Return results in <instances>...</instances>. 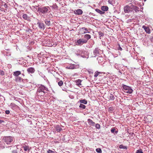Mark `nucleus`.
<instances>
[{
	"label": "nucleus",
	"mask_w": 153,
	"mask_h": 153,
	"mask_svg": "<svg viewBox=\"0 0 153 153\" xmlns=\"http://www.w3.org/2000/svg\"><path fill=\"white\" fill-rule=\"evenodd\" d=\"M48 88L44 85H41L38 87L36 94L38 96L41 97L43 96L46 94H48L49 92Z\"/></svg>",
	"instance_id": "obj_1"
},
{
	"label": "nucleus",
	"mask_w": 153,
	"mask_h": 153,
	"mask_svg": "<svg viewBox=\"0 0 153 153\" xmlns=\"http://www.w3.org/2000/svg\"><path fill=\"white\" fill-rule=\"evenodd\" d=\"M49 9V7H39L38 8L37 12L39 13L45 14L47 13Z\"/></svg>",
	"instance_id": "obj_2"
},
{
	"label": "nucleus",
	"mask_w": 153,
	"mask_h": 153,
	"mask_svg": "<svg viewBox=\"0 0 153 153\" xmlns=\"http://www.w3.org/2000/svg\"><path fill=\"white\" fill-rule=\"evenodd\" d=\"M13 137L11 136H5L3 137V140L4 142L8 145L10 144L13 140Z\"/></svg>",
	"instance_id": "obj_3"
},
{
	"label": "nucleus",
	"mask_w": 153,
	"mask_h": 153,
	"mask_svg": "<svg viewBox=\"0 0 153 153\" xmlns=\"http://www.w3.org/2000/svg\"><path fill=\"white\" fill-rule=\"evenodd\" d=\"M123 87L125 90L124 92L125 93L131 94L132 93L133 90L131 88V87L128 86L126 85H123Z\"/></svg>",
	"instance_id": "obj_4"
},
{
	"label": "nucleus",
	"mask_w": 153,
	"mask_h": 153,
	"mask_svg": "<svg viewBox=\"0 0 153 153\" xmlns=\"http://www.w3.org/2000/svg\"><path fill=\"white\" fill-rule=\"evenodd\" d=\"M79 67V65H76L75 64H70L66 67V68L68 69H74L77 68Z\"/></svg>",
	"instance_id": "obj_5"
},
{
	"label": "nucleus",
	"mask_w": 153,
	"mask_h": 153,
	"mask_svg": "<svg viewBox=\"0 0 153 153\" xmlns=\"http://www.w3.org/2000/svg\"><path fill=\"white\" fill-rule=\"evenodd\" d=\"M76 43L78 44V45H82L84 43H87V41L84 39H81L77 40Z\"/></svg>",
	"instance_id": "obj_6"
},
{
	"label": "nucleus",
	"mask_w": 153,
	"mask_h": 153,
	"mask_svg": "<svg viewBox=\"0 0 153 153\" xmlns=\"http://www.w3.org/2000/svg\"><path fill=\"white\" fill-rule=\"evenodd\" d=\"M27 71L29 74H31L34 73L35 71V70L34 68L29 67L27 69Z\"/></svg>",
	"instance_id": "obj_7"
},
{
	"label": "nucleus",
	"mask_w": 153,
	"mask_h": 153,
	"mask_svg": "<svg viewBox=\"0 0 153 153\" xmlns=\"http://www.w3.org/2000/svg\"><path fill=\"white\" fill-rule=\"evenodd\" d=\"M100 49L98 48H96L93 51L94 54V56L95 57L96 56H98L99 55V51Z\"/></svg>",
	"instance_id": "obj_8"
},
{
	"label": "nucleus",
	"mask_w": 153,
	"mask_h": 153,
	"mask_svg": "<svg viewBox=\"0 0 153 153\" xmlns=\"http://www.w3.org/2000/svg\"><path fill=\"white\" fill-rule=\"evenodd\" d=\"M124 10L125 13H128L131 10V7L127 5L124 7Z\"/></svg>",
	"instance_id": "obj_9"
},
{
	"label": "nucleus",
	"mask_w": 153,
	"mask_h": 153,
	"mask_svg": "<svg viewBox=\"0 0 153 153\" xmlns=\"http://www.w3.org/2000/svg\"><path fill=\"white\" fill-rule=\"evenodd\" d=\"M37 24L38 25L39 28L42 29L43 30H44L45 29V25L43 23H42L40 22H39V21H38Z\"/></svg>",
	"instance_id": "obj_10"
},
{
	"label": "nucleus",
	"mask_w": 153,
	"mask_h": 153,
	"mask_svg": "<svg viewBox=\"0 0 153 153\" xmlns=\"http://www.w3.org/2000/svg\"><path fill=\"white\" fill-rule=\"evenodd\" d=\"M74 13L78 15H81L82 13V10L80 9H78L77 10H75L74 11Z\"/></svg>",
	"instance_id": "obj_11"
},
{
	"label": "nucleus",
	"mask_w": 153,
	"mask_h": 153,
	"mask_svg": "<svg viewBox=\"0 0 153 153\" xmlns=\"http://www.w3.org/2000/svg\"><path fill=\"white\" fill-rule=\"evenodd\" d=\"M142 28L144 29L147 33H150V30L148 27L145 25H143Z\"/></svg>",
	"instance_id": "obj_12"
},
{
	"label": "nucleus",
	"mask_w": 153,
	"mask_h": 153,
	"mask_svg": "<svg viewBox=\"0 0 153 153\" xmlns=\"http://www.w3.org/2000/svg\"><path fill=\"white\" fill-rule=\"evenodd\" d=\"M108 98L109 100H113L115 99V97L112 94H109L108 95Z\"/></svg>",
	"instance_id": "obj_13"
},
{
	"label": "nucleus",
	"mask_w": 153,
	"mask_h": 153,
	"mask_svg": "<svg viewBox=\"0 0 153 153\" xmlns=\"http://www.w3.org/2000/svg\"><path fill=\"white\" fill-rule=\"evenodd\" d=\"M88 122L89 125L94 126L95 124L94 122H93L91 120L89 119L88 120Z\"/></svg>",
	"instance_id": "obj_14"
},
{
	"label": "nucleus",
	"mask_w": 153,
	"mask_h": 153,
	"mask_svg": "<svg viewBox=\"0 0 153 153\" xmlns=\"http://www.w3.org/2000/svg\"><path fill=\"white\" fill-rule=\"evenodd\" d=\"M21 74V72L19 71H16L13 72V76L16 77L18 76Z\"/></svg>",
	"instance_id": "obj_15"
},
{
	"label": "nucleus",
	"mask_w": 153,
	"mask_h": 153,
	"mask_svg": "<svg viewBox=\"0 0 153 153\" xmlns=\"http://www.w3.org/2000/svg\"><path fill=\"white\" fill-rule=\"evenodd\" d=\"M84 37L85 39H84L87 41V42L91 38V36L89 35L86 34L84 35Z\"/></svg>",
	"instance_id": "obj_16"
},
{
	"label": "nucleus",
	"mask_w": 153,
	"mask_h": 153,
	"mask_svg": "<svg viewBox=\"0 0 153 153\" xmlns=\"http://www.w3.org/2000/svg\"><path fill=\"white\" fill-rule=\"evenodd\" d=\"M108 8L107 6H102L101 7V9L103 11H106L108 10Z\"/></svg>",
	"instance_id": "obj_17"
},
{
	"label": "nucleus",
	"mask_w": 153,
	"mask_h": 153,
	"mask_svg": "<svg viewBox=\"0 0 153 153\" xmlns=\"http://www.w3.org/2000/svg\"><path fill=\"white\" fill-rule=\"evenodd\" d=\"M132 8L136 13H137L139 11V8L137 6L133 5Z\"/></svg>",
	"instance_id": "obj_18"
},
{
	"label": "nucleus",
	"mask_w": 153,
	"mask_h": 153,
	"mask_svg": "<svg viewBox=\"0 0 153 153\" xmlns=\"http://www.w3.org/2000/svg\"><path fill=\"white\" fill-rule=\"evenodd\" d=\"M78 102H80L81 104H86L87 103V101L85 99L79 100Z\"/></svg>",
	"instance_id": "obj_19"
},
{
	"label": "nucleus",
	"mask_w": 153,
	"mask_h": 153,
	"mask_svg": "<svg viewBox=\"0 0 153 153\" xmlns=\"http://www.w3.org/2000/svg\"><path fill=\"white\" fill-rule=\"evenodd\" d=\"M22 17L25 20H28L29 19V17L27 14H24L23 15Z\"/></svg>",
	"instance_id": "obj_20"
},
{
	"label": "nucleus",
	"mask_w": 153,
	"mask_h": 153,
	"mask_svg": "<svg viewBox=\"0 0 153 153\" xmlns=\"http://www.w3.org/2000/svg\"><path fill=\"white\" fill-rule=\"evenodd\" d=\"M81 80L79 79H78L77 80H76V84L79 86V87H80L81 86H82V85L81 84Z\"/></svg>",
	"instance_id": "obj_21"
},
{
	"label": "nucleus",
	"mask_w": 153,
	"mask_h": 153,
	"mask_svg": "<svg viewBox=\"0 0 153 153\" xmlns=\"http://www.w3.org/2000/svg\"><path fill=\"white\" fill-rule=\"evenodd\" d=\"M55 128L57 132H60L62 130V128L59 126L56 125L55 126Z\"/></svg>",
	"instance_id": "obj_22"
},
{
	"label": "nucleus",
	"mask_w": 153,
	"mask_h": 153,
	"mask_svg": "<svg viewBox=\"0 0 153 153\" xmlns=\"http://www.w3.org/2000/svg\"><path fill=\"white\" fill-rule=\"evenodd\" d=\"M95 10L98 13H99L101 15L105 13L104 12L98 9H96Z\"/></svg>",
	"instance_id": "obj_23"
},
{
	"label": "nucleus",
	"mask_w": 153,
	"mask_h": 153,
	"mask_svg": "<svg viewBox=\"0 0 153 153\" xmlns=\"http://www.w3.org/2000/svg\"><path fill=\"white\" fill-rule=\"evenodd\" d=\"M81 29H82L83 30H84V31H83V33H84V34H85V33H90L88 31V29L86 28H85V27H82V28H81Z\"/></svg>",
	"instance_id": "obj_24"
},
{
	"label": "nucleus",
	"mask_w": 153,
	"mask_h": 153,
	"mask_svg": "<svg viewBox=\"0 0 153 153\" xmlns=\"http://www.w3.org/2000/svg\"><path fill=\"white\" fill-rule=\"evenodd\" d=\"M45 22L46 24L48 26H50L51 24L50 22L49 19H46L45 20Z\"/></svg>",
	"instance_id": "obj_25"
},
{
	"label": "nucleus",
	"mask_w": 153,
	"mask_h": 153,
	"mask_svg": "<svg viewBox=\"0 0 153 153\" xmlns=\"http://www.w3.org/2000/svg\"><path fill=\"white\" fill-rule=\"evenodd\" d=\"M79 107L81 109H85L86 106L84 105L81 103L79 106Z\"/></svg>",
	"instance_id": "obj_26"
},
{
	"label": "nucleus",
	"mask_w": 153,
	"mask_h": 153,
	"mask_svg": "<svg viewBox=\"0 0 153 153\" xmlns=\"http://www.w3.org/2000/svg\"><path fill=\"white\" fill-rule=\"evenodd\" d=\"M22 79L20 77L17 76L16 78V80L17 82H21Z\"/></svg>",
	"instance_id": "obj_27"
},
{
	"label": "nucleus",
	"mask_w": 153,
	"mask_h": 153,
	"mask_svg": "<svg viewBox=\"0 0 153 153\" xmlns=\"http://www.w3.org/2000/svg\"><path fill=\"white\" fill-rule=\"evenodd\" d=\"M119 148L120 149H127V147L126 146H124L123 145H120L119 146Z\"/></svg>",
	"instance_id": "obj_28"
},
{
	"label": "nucleus",
	"mask_w": 153,
	"mask_h": 153,
	"mask_svg": "<svg viewBox=\"0 0 153 153\" xmlns=\"http://www.w3.org/2000/svg\"><path fill=\"white\" fill-rule=\"evenodd\" d=\"M25 151H27L29 149V147L28 146L25 145L23 147Z\"/></svg>",
	"instance_id": "obj_29"
},
{
	"label": "nucleus",
	"mask_w": 153,
	"mask_h": 153,
	"mask_svg": "<svg viewBox=\"0 0 153 153\" xmlns=\"http://www.w3.org/2000/svg\"><path fill=\"white\" fill-rule=\"evenodd\" d=\"M101 73V72H98V71H96L95 73V74L94 75V77H97V76L100 74Z\"/></svg>",
	"instance_id": "obj_30"
},
{
	"label": "nucleus",
	"mask_w": 153,
	"mask_h": 153,
	"mask_svg": "<svg viewBox=\"0 0 153 153\" xmlns=\"http://www.w3.org/2000/svg\"><path fill=\"white\" fill-rule=\"evenodd\" d=\"M98 34L99 35V36H100V39H101V37L103 36L104 35V34L102 32L100 31L98 32Z\"/></svg>",
	"instance_id": "obj_31"
},
{
	"label": "nucleus",
	"mask_w": 153,
	"mask_h": 153,
	"mask_svg": "<svg viewBox=\"0 0 153 153\" xmlns=\"http://www.w3.org/2000/svg\"><path fill=\"white\" fill-rule=\"evenodd\" d=\"M96 151L98 153H101L102 151L101 149L100 148H97L96 149Z\"/></svg>",
	"instance_id": "obj_32"
},
{
	"label": "nucleus",
	"mask_w": 153,
	"mask_h": 153,
	"mask_svg": "<svg viewBox=\"0 0 153 153\" xmlns=\"http://www.w3.org/2000/svg\"><path fill=\"white\" fill-rule=\"evenodd\" d=\"M58 84L59 86H62L63 85V82L62 80L58 82Z\"/></svg>",
	"instance_id": "obj_33"
},
{
	"label": "nucleus",
	"mask_w": 153,
	"mask_h": 153,
	"mask_svg": "<svg viewBox=\"0 0 153 153\" xmlns=\"http://www.w3.org/2000/svg\"><path fill=\"white\" fill-rule=\"evenodd\" d=\"M47 153H55V151H53L50 149H48L47 151Z\"/></svg>",
	"instance_id": "obj_34"
},
{
	"label": "nucleus",
	"mask_w": 153,
	"mask_h": 153,
	"mask_svg": "<svg viewBox=\"0 0 153 153\" xmlns=\"http://www.w3.org/2000/svg\"><path fill=\"white\" fill-rule=\"evenodd\" d=\"M136 153H143V152L141 149H139L136 151Z\"/></svg>",
	"instance_id": "obj_35"
},
{
	"label": "nucleus",
	"mask_w": 153,
	"mask_h": 153,
	"mask_svg": "<svg viewBox=\"0 0 153 153\" xmlns=\"http://www.w3.org/2000/svg\"><path fill=\"white\" fill-rule=\"evenodd\" d=\"M95 127L98 129H100V125L98 123L96 124L95 125Z\"/></svg>",
	"instance_id": "obj_36"
},
{
	"label": "nucleus",
	"mask_w": 153,
	"mask_h": 153,
	"mask_svg": "<svg viewBox=\"0 0 153 153\" xmlns=\"http://www.w3.org/2000/svg\"><path fill=\"white\" fill-rule=\"evenodd\" d=\"M115 130V128H114L113 127L111 128V131L112 133H114Z\"/></svg>",
	"instance_id": "obj_37"
},
{
	"label": "nucleus",
	"mask_w": 153,
	"mask_h": 153,
	"mask_svg": "<svg viewBox=\"0 0 153 153\" xmlns=\"http://www.w3.org/2000/svg\"><path fill=\"white\" fill-rule=\"evenodd\" d=\"M114 68L117 69H119V68L118 67V65L117 64H116L114 65Z\"/></svg>",
	"instance_id": "obj_38"
},
{
	"label": "nucleus",
	"mask_w": 153,
	"mask_h": 153,
	"mask_svg": "<svg viewBox=\"0 0 153 153\" xmlns=\"http://www.w3.org/2000/svg\"><path fill=\"white\" fill-rule=\"evenodd\" d=\"M0 74L2 76L4 75V72L3 71L0 70Z\"/></svg>",
	"instance_id": "obj_39"
},
{
	"label": "nucleus",
	"mask_w": 153,
	"mask_h": 153,
	"mask_svg": "<svg viewBox=\"0 0 153 153\" xmlns=\"http://www.w3.org/2000/svg\"><path fill=\"white\" fill-rule=\"evenodd\" d=\"M3 6L5 8H6L7 7V5L5 3H4V4H3Z\"/></svg>",
	"instance_id": "obj_40"
},
{
	"label": "nucleus",
	"mask_w": 153,
	"mask_h": 153,
	"mask_svg": "<svg viewBox=\"0 0 153 153\" xmlns=\"http://www.w3.org/2000/svg\"><path fill=\"white\" fill-rule=\"evenodd\" d=\"M10 111L8 110H7L5 111V113L7 114H9L10 113Z\"/></svg>",
	"instance_id": "obj_41"
},
{
	"label": "nucleus",
	"mask_w": 153,
	"mask_h": 153,
	"mask_svg": "<svg viewBox=\"0 0 153 153\" xmlns=\"http://www.w3.org/2000/svg\"><path fill=\"white\" fill-rule=\"evenodd\" d=\"M118 50L120 51H122V48L120 45L119 46V47L118 48Z\"/></svg>",
	"instance_id": "obj_42"
},
{
	"label": "nucleus",
	"mask_w": 153,
	"mask_h": 153,
	"mask_svg": "<svg viewBox=\"0 0 153 153\" xmlns=\"http://www.w3.org/2000/svg\"><path fill=\"white\" fill-rule=\"evenodd\" d=\"M4 121L2 120H0V124L2 123H4Z\"/></svg>",
	"instance_id": "obj_43"
},
{
	"label": "nucleus",
	"mask_w": 153,
	"mask_h": 153,
	"mask_svg": "<svg viewBox=\"0 0 153 153\" xmlns=\"http://www.w3.org/2000/svg\"><path fill=\"white\" fill-rule=\"evenodd\" d=\"M22 80L24 82H27V79H25L24 80L23 79Z\"/></svg>",
	"instance_id": "obj_44"
},
{
	"label": "nucleus",
	"mask_w": 153,
	"mask_h": 153,
	"mask_svg": "<svg viewBox=\"0 0 153 153\" xmlns=\"http://www.w3.org/2000/svg\"><path fill=\"white\" fill-rule=\"evenodd\" d=\"M114 132H115V134H117L118 133V131H115Z\"/></svg>",
	"instance_id": "obj_45"
},
{
	"label": "nucleus",
	"mask_w": 153,
	"mask_h": 153,
	"mask_svg": "<svg viewBox=\"0 0 153 153\" xmlns=\"http://www.w3.org/2000/svg\"><path fill=\"white\" fill-rule=\"evenodd\" d=\"M89 72V73H92V74L93 73V71H90Z\"/></svg>",
	"instance_id": "obj_46"
},
{
	"label": "nucleus",
	"mask_w": 153,
	"mask_h": 153,
	"mask_svg": "<svg viewBox=\"0 0 153 153\" xmlns=\"http://www.w3.org/2000/svg\"><path fill=\"white\" fill-rule=\"evenodd\" d=\"M81 54L82 53V52H83H83L84 51H82L81 50Z\"/></svg>",
	"instance_id": "obj_47"
},
{
	"label": "nucleus",
	"mask_w": 153,
	"mask_h": 153,
	"mask_svg": "<svg viewBox=\"0 0 153 153\" xmlns=\"http://www.w3.org/2000/svg\"><path fill=\"white\" fill-rule=\"evenodd\" d=\"M82 57H85V56H84V55H82Z\"/></svg>",
	"instance_id": "obj_48"
},
{
	"label": "nucleus",
	"mask_w": 153,
	"mask_h": 153,
	"mask_svg": "<svg viewBox=\"0 0 153 153\" xmlns=\"http://www.w3.org/2000/svg\"><path fill=\"white\" fill-rule=\"evenodd\" d=\"M144 1H146L147 0H143Z\"/></svg>",
	"instance_id": "obj_49"
},
{
	"label": "nucleus",
	"mask_w": 153,
	"mask_h": 153,
	"mask_svg": "<svg viewBox=\"0 0 153 153\" xmlns=\"http://www.w3.org/2000/svg\"><path fill=\"white\" fill-rule=\"evenodd\" d=\"M1 96V94H0V97Z\"/></svg>",
	"instance_id": "obj_50"
},
{
	"label": "nucleus",
	"mask_w": 153,
	"mask_h": 153,
	"mask_svg": "<svg viewBox=\"0 0 153 153\" xmlns=\"http://www.w3.org/2000/svg\"><path fill=\"white\" fill-rule=\"evenodd\" d=\"M119 72H120L121 74H122V73H121V72H120V71H119Z\"/></svg>",
	"instance_id": "obj_51"
},
{
	"label": "nucleus",
	"mask_w": 153,
	"mask_h": 153,
	"mask_svg": "<svg viewBox=\"0 0 153 153\" xmlns=\"http://www.w3.org/2000/svg\"><path fill=\"white\" fill-rule=\"evenodd\" d=\"M4 148V146L3 147V148Z\"/></svg>",
	"instance_id": "obj_52"
}]
</instances>
